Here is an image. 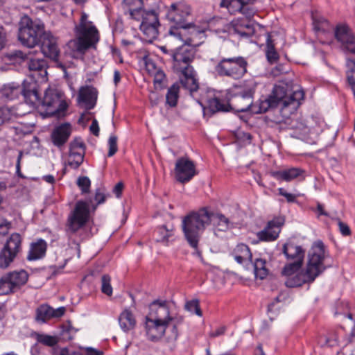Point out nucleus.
Listing matches in <instances>:
<instances>
[{
  "instance_id": "obj_62",
  "label": "nucleus",
  "mask_w": 355,
  "mask_h": 355,
  "mask_svg": "<svg viewBox=\"0 0 355 355\" xmlns=\"http://www.w3.org/2000/svg\"><path fill=\"white\" fill-rule=\"evenodd\" d=\"M226 331V327L222 326L218 328L216 331L209 333V336L211 338L217 337L225 334Z\"/></svg>"
},
{
  "instance_id": "obj_39",
  "label": "nucleus",
  "mask_w": 355,
  "mask_h": 355,
  "mask_svg": "<svg viewBox=\"0 0 355 355\" xmlns=\"http://www.w3.org/2000/svg\"><path fill=\"white\" fill-rule=\"evenodd\" d=\"M266 262L263 259H257L253 263L254 273L256 278L263 279L268 274L266 267Z\"/></svg>"
},
{
  "instance_id": "obj_12",
  "label": "nucleus",
  "mask_w": 355,
  "mask_h": 355,
  "mask_svg": "<svg viewBox=\"0 0 355 355\" xmlns=\"http://www.w3.org/2000/svg\"><path fill=\"white\" fill-rule=\"evenodd\" d=\"M39 105L46 107L47 113L52 115L64 112L68 107L62 94L54 89L46 90L44 98H40V101L35 105Z\"/></svg>"
},
{
  "instance_id": "obj_58",
  "label": "nucleus",
  "mask_w": 355,
  "mask_h": 355,
  "mask_svg": "<svg viewBox=\"0 0 355 355\" xmlns=\"http://www.w3.org/2000/svg\"><path fill=\"white\" fill-rule=\"evenodd\" d=\"M313 24L315 31H324V26L328 24V21L326 19H322L321 21L314 19Z\"/></svg>"
},
{
  "instance_id": "obj_22",
  "label": "nucleus",
  "mask_w": 355,
  "mask_h": 355,
  "mask_svg": "<svg viewBox=\"0 0 355 355\" xmlns=\"http://www.w3.org/2000/svg\"><path fill=\"white\" fill-rule=\"evenodd\" d=\"M71 126L64 123L56 127L51 133V140L55 146L61 149L71 135Z\"/></svg>"
},
{
  "instance_id": "obj_51",
  "label": "nucleus",
  "mask_w": 355,
  "mask_h": 355,
  "mask_svg": "<svg viewBox=\"0 0 355 355\" xmlns=\"http://www.w3.org/2000/svg\"><path fill=\"white\" fill-rule=\"evenodd\" d=\"M69 150L73 152L83 150V152L85 153V146L80 139L76 138L70 143Z\"/></svg>"
},
{
  "instance_id": "obj_1",
  "label": "nucleus",
  "mask_w": 355,
  "mask_h": 355,
  "mask_svg": "<svg viewBox=\"0 0 355 355\" xmlns=\"http://www.w3.org/2000/svg\"><path fill=\"white\" fill-rule=\"evenodd\" d=\"M182 317L175 318L170 315L169 307L166 301L155 300L149 305V313L146 317V331L148 340L157 342L159 340L173 323L171 333L166 337L168 342L178 339V331L177 324L182 323Z\"/></svg>"
},
{
  "instance_id": "obj_6",
  "label": "nucleus",
  "mask_w": 355,
  "mask_h": 355,
  "mask_svg": "<svg viewBox=\"0 0 355 355\" xmlns=\"http://www.w3.org/2000/svg\"><path fill=\"white\" fill-rule=\"evenodd\" d=\"M74 31L76 37L68 43L73 51L84 55L89 49H96L99 41V33L94 25L75 27Z\"/></svg>"
},
{
  "instance_id": "obj_49",
  "label": "nucleus",
  "mask_w": 355,
  "mask_h": 355,
  "mask_svg": "<svg viewBox=\"0 0 355 355\" xmlns=\"http://www.w3.org/2000/svg\"><path fill=\"white\" fill-rule=\"evenodd\" d=\"M37 340L39 343L49 347H53L58 343L56 337L49 335H39Z\"/></svg>"
},
{
  "instance_id": "obj_47",
  "label": "nucleus",
  "mask_w": 355,
  "mask_h": 355,
  "mask_svg": "<svg viewBox=\"0 0 355 355\" xmlns=\"http://www.w3.org/2000/svg\"><path fill=\"white\" fill-rule=\"evenodd\" d=\"M111 278L108 275H104L101 277V291L110 296L112 294V287L110 284Z\"/></svg>"
},
{
  "instance_id": "obj_56",
  "label": "nucleus",
  "mask_w": 355,
  "mask_h": 355,
  "mask_svg": "<svg viewBox=\"0 0 355 355\" xmlns=\"http://www.w3.org/2000/svg\"><path fill=\"white\" fill-rule=\"evenodd\" d=\"M24 153L22 150H20L19 152L17 159V163H16V173L17 175L20 178H24V175L21 173V161L23 157Z\"/></svg>"
},
{
  "instance_id": "obj_64",
  "label": "nucleus",
  "mask_w": 355,
  "mask_h": 355,
  "mask_svg": "<svg viewBox=\"0 0 355 355\" xmlns=\"http://www.w3.org/2000/svg\"><path fill=\"white\" fill-rule=\"evenodd\" d=\"M199 302L198 300H192L187 302L185 305L186 309L189 311H193L196 308H197Z\"/></svg>"
},
{
  "instance_id": "obj_8",
  "label": "nucleus",
  "mask_w": 355,
  "mask_h": 355,
  "mask_svg": "<svg viewBox=\"0 0 355 355\" xmlns=\"http://www.w3.org/2000/svg\"><path fill=\"white\" fill-rule=\"evenodd\" d=\"M270 97L275 103L276 107H281L283 109H289L292 112L300 105V101L304 98L302 90L297 89L293 91L287 85H275Z\"/></svg>"
},
{
  "instance_id": "obj_38",
  "label": "nucleus",
  "mask_w": 355,
  "mask_h": 355,
  "mask_svg": "<svg viewBox=\"0 0 355 355\" xmlns=\"http://www.w3.org/2000/svg\"><path fill=\"white\" fill-rule=\"evenodd\" d=\"M140 20H141V24L146 23V25L159 26L158 14L154 10H146L144 9Z\"/></svg>"
},
{
  "instance_id": "obj_29",
  "label": "nucleus",
  "mask_w": 355,
  "mask_h": 355,
  "mask_svg": "<svg viewBox=\"0 0 355 355\" xmlns=\"http://www.w3.org/2000/svg\"><path fill=\"white\" fill-rule=\"evenodd\" d=\"M210 214H211V223L214 225L216 235L217 232H226L232 227V223L223 214L213 212H210Z\"/></svg>"
},
{
  "instance_id": "obj_30",
  "label": "nucleus",
  "mask_w": 355,
  "mask_h": 355,
  "mask_svg": "<svg viewBox=\"0 0 355 355\" xmlns=\"http://www.w3.org/2000/svg\"><path fill=\"white\" fill-rule=\"evenodd\" d=\"M119 322L124 332H128L135 329L137 322L133 313L128 309L124 310L119 317Z\"/></svg>"
},
{
  "instance_id": "obj_42",
  "label": "nucleus",
  "mask_w": 355,
  "mask_h": 355,
  "mask_svg": "<svg viewBox=\"0 0 355 355\" xmlns=\"http://www.w3.org/2000/svg\"><path fill=\"white\" fill-rule=\"evenodd\" d=\"M154 86L156 89L162 90L167 86V80L164 72L160 69L153 75Z\"/></svg>"
},
{
  "instance_id": "obj_54",
  "label": "nucleus",
  "mask_w": 355,
  "mask_h": 355,
  "mask_svg": "<svg viewBox=\"0 0 355 355\" xmlns=\"http://www.w3.org/2000/svg\"><path fill=\"white\" fill-rule=\"evenodd\" d=\"M338 220V224L339 227V230L340 233L343 236H349L351 234V230L349 229V227L345 223L342 222L340 220Z\"/></svg>"
},
{
  "instance_id": "obj_40",
  "label": "nucleus",
  "mask_w": 355,
  "mask_h": 355,
  "mask_svg": "<svg viewBox=\"0 0 355 355\" xmlns=\"http://www.w3.org/2000/svg\"><path fill=\"white\" fill-rule=\"evenodd\" d=\"M85 153L81 151H70L69 154L68 165L73 169H77L83 162Z\"/></svg>"
},
{
  "instance_id": "obj_53",
  "label": "nucleus",
  "mask_w": 355,
  "mask_h": 355,
  "mask_svg": "<svg viewBox=\"0 0 355 355\" xmlns=\"http://www.w3.org/2000/svg\"><path fill=\"white\" fill-rule=\"evenodd\" d=\"M278 193L279 195L285 197L288 202H293L296 200L295 195L286 192L283 188L278 189Z\"/></svg>"
},
{
  "instance_id": "obj_20",
  "label": "nucleus",
  "mask_w": 355,
  "mask_h": 355,
  "mask_svg": "<svg viewBox=\"0 0 355 355\" xmlns=\"http://www.w3.org/2000/svg\"><path fill=\"white\" fill-rule=\"evenodd\" d=\"M64 306L56 309H53L47 304H42L36 309L35 320L37 322H46L53 318H60L65 313Z\"/></svg>"
},
{
  "instance_id": "obj_55",
  "label": "nucleus",
  "mask_w": 355,
  "mask_h": 355,
  "mask_svg": "<svg viewBox=\"0 0 355 355\" xmlns=\"http://www.w3.org/2000/svg\"><path fill=\"white\" fill-rule=\"evenodd\" d=\"M240 12L246 17V19H250L254 14V10L247 5L243 6V8L241 10Z\"/></svg>"
},
{
  "instance_id": "obj_32",
  "label": "nucleus",
  "mask_w": 355,
  "mask_h": 355,
  "mask_svg": "<svg viewBox=\"0 0 355 355\" xmlns=\"http://www.w3.org/2000/svg\"><path fill=\"white\" fill-rule=\"evenodd\" d=\"M7 275L12 282L11 284L14 286L16 291H18L21 286L24 285L28 279V275L24 270L10 272Z\"/></svg>"
},
{
  "instance_id": "obj_24",
  "label": "nucleus",
  "mask_w": 355,
  "mask_h": 355,
  "mask_svg": "<svg viewBox=\"0 0 355 355\" xmlns=\"http://www.w3.org/2000/svg\"><path fill=\"white\" fill-rule=\"evenodd\" d=\"M123 4L125 15L131 19L140 21L144 10L143 0H123Z\"/></svg>"
},
{
  "instance_id": "obj_28",
  "label": "nucleus",
  "mask_w": 355,
  "mask_h": 355,
  "mask_svg": "<svg viewBox=\"0 0 355 355\" xmlns=\"http://www.w3.org/2000/svg\"><path fill=\"white\" fill-rule=\"evenodd\" d=\"M47 248L46 242L42 239L37 240L31 244L30 250L27 255L29 261H35L44 257Z\"/></svg>"
},
{
  "instance_id": "obj_52",
  "label": "nucleus",
  "mask_w": 355,
  "mask_h": 355,
  "mask_svg": "<svg viewBox=\"0 0 355 355\" xmlns=\"http://www.w3.org/2000/svg\"><path fill=\"white\" fill-rule=\"evenodd\" d=\"M145 65H146V71L150 75H153L157 71L160 70V69H158L157 67L155 62L152 59H150V58H146L145 60Z\"/></svg>"
},
{
  "instance_id": "obj_43",
  "label": "nucleus",
  "mask_w": 355,
  "mask_h": 355,
  "mask_svg": "<svg viewBox=\"0 0 355 355\" xmlns=\"http://www.w3.org/2000/svg\"><path fill=\"white\" fill-rule=\"evenodd\" d=\"M302 263L300 262H292L287 263L282 269V275L288 277L295 275L302 267Z\"/></svg>"
},
{
  "instance_id": "obj_50",
  "label": "nucleus",
  "mask_w": 355,
  "mask_h": 355,
  "mask_svg": "<svg viewBox=\"0 0 355 355\" xmlns=\"http://www.w3.org/2000/svg\"><path fill=\"white\" fill-rule=\"evenodd\" d=\"M117 137L116 135H110L108 139V146H109V151H108V157L113 156L118 150L117 146Z\"/></svg>"
},
{
  "instance_id": "obj_23",
  "label": "nucleus",
  "mask_w": 355,
  "mask_h": 355,
  "mask_svg": "<svg viewBox=\"0 0 355 355\" xmlns=\"http://www.w3.org/2000/svg\"><path fill=\"white\" fill-rule=\"evenodd\" d=\"M98 92L96 88L90 86L82 87L78 94V101L84 104L86 110L94 107L97 100Z\"/></svg>"
},
{
  "instance_id": "obj_9",
  "label": "nucleus",
  "mask_w": 355,
  "mask_h": 355,
  "mask_svg": "<svg viewBox=\"0 0 355 355\" xmlns=\"http://www.w3.org/2000/svg\"><path fill=\"white\" fill-rule=\"evenodd\" d=\"M191 15V8L185 3L180 1L172 3L168 9L166 17L173 24L174 28L191 29V33H200L197 27L189 22Z\"/></svg>"
},
{
  "instance_id": "obj_13",
  "label": "nucleus",
  "mask_w": 355,
  "mask_h": 355,
  "mask_svg": "<svg viewBox=\"0 0 355 355\" xmlns=\"http://www.w3.org/2000/svg\"><path fill=\"white\" fill-rule=\"evenodd\" d=\"M21 237L19 234L13 233L7 240L0 252V268H7L21 251Z\"/></svg>"
},
{
  "instance_id": "obj_4",
  "label": "nucleus",
  "mask_w": 355,
  "mask_h": 355,
  "mask_svg": "<svg viewBox=\"0 0 355 355\" xmlns=\"http://www.w3.org/2000/svg\"><path fill=\"white\" fill-rule=\"evenodd\" d=\"M211 214L202 208L185 216L182 221V229L189 245L197 250L198 243L205 228L211 223Z\"/></svg>"
},
{
  "instance_id": "obj_15",
  "label": "nucleus",
  "mask_w": 355,
  "mask_h": 355,
  "mask_svg": "<svg viewBox=\"0 0 355 355\" xmlns=\"http://www.w3.org/2000/svg\"><path fill=\"white\" fill-rule=\"evenodd\" d=\"M197 174L198 171L193 161L185 157L177 159L175 166L177 181L182 184L187 183Z\"/></svg>"
},
{
  "instance_id": "obj_57",
  "label": "nucleus",
  "mask_w": 355,
  "mask_h": 355,
  "mask_svg": "<svg viewBox=\"0 0 355 355\" xmlns=\"http://www.w3.org/2000/svg\"><path fill=\"white\" fill-rule=\"evenodd\" d=\"M88 16L86 13H83L81 15V17L80 19L79 24L76 25L75 27H80L81 26H89V25H94L93 23L87 19Z\"/></svg>"
},
{
  "instance_id": "obj_37",
  "label": "nucleus",
  "mask_w": 355,
  "mask_h": 355,
  "mask_svg": "<svg viewBox=\"0 0 355 355\" xmlns=\"http://www.w3.org/2000/svg\"><path fill=\"white\" fill-rule=\"evenodd\" d=\"M28 53H24L20 50H15L6 54V58L8 61L13 64H24L27 58Z\"/></svg>"
},
{
  "instance_id": "obj_14",
  "label": "nucleus",
  "mask_w": 355,
  "mask_h": 355,
  "mask_svg": "<svg viewBox=\"0 0 355 355\" xmlns=\"http://www.w3.org/2000/svg\"><path fill=\"white\" fill-rule=\"evenodd\" d=\"M173 68L178 72L184 70V68L192 67L190 63L193 61L195 55V50L191 46V39L185 40V44L178 48L172 53Z\"/></svg>"
},
{
  "instance_id": "obj_63",
  "label": "nucleus",
  "mask_w": 355,
  "mask_h": 355,
  "mask_svg": "<svg viewBox=\"0 0 355 355\" xmlns=\"http://www.w3.org/2000/svg\"><path fill=\"white\" fill-rule=\"evenodd\" d=\"M123 189V184L122 182H118L113 189V192L115 193L117 198L120 197Z\"/></svg>"
},
{
  "instance_id": "obj_26",
  "label": "nucleus",
  "mask_w": 355,
  "mask_h": 355,
  "mask_svg": "<svg viewBox=\"0 0 355 355\" xmlns=\"http://www.w3.org/2000/svg\"><path fill=\"white\" fill-rule=\"evenodd\" d=\"M180 72L182 76L180 78V83L182 86L190 92H196L199 88V84L193 67L184 68V71Z\"/></svg>"
},
{
  "instance_id": "obj_46",
  "label": "nucleus",
  "mask_w": 355,
  "mask_h": 355,
  "mask_svg": "<svg viewBox=\"0 0 355 355\" xmlns=\"http://www.w3.org/2000/svg\"><path fill=\"white\" fill-rule=\"evenodd\" d=\"M155 233L159 234V236L156 239L157 242L166 243L168 238L172 235V230H170L166 225H163L157 228Z\"/></svg>"
},
{
  "instance_id": "obj_18",
  "label": "nucleus",
  "mask_w": 355,
  "mask_h": 355,
  "mask_svg": "<svg viewBox=\"0 0 355 355\" xmlns=\"http://www.w3.org/2000/svg\"><path fill=\"white\" fill-rule=\"evenodd\" d=\"M269 175L278 181L291 182L295 180L302 181L306 178V171L299 167H291L278 171H270Z\"/></svg>"
},
{
  "instance_id": "obj_5",
  "label": "nucleus",
  "mask_w": 355,
  "mask_h": 355,
  "mask_svg": "<svg viewBox=\"0 0 355 355\" xmlns=\"http://www.w3.org/2000/svg\"><path fill=\"white\" fill-rule=\"evenodd\" d=\"M19 26L18 39L22 45L33 48L40 44L45 33L44 24L41 20H33L24 15L21 18Z\"/></svg>"
},
{
  "instance_id": "obj_44",
  "label": "nucleus",
  "mask_w": 355,
  "mask_h": 355,
  "mask_svg": "<svg viewBox=\"0 0 355 355\" xmlns=\"http://www.w3.org/2000/svg\"><path fill=\"white\" fill-rule=\"evenodd\" d=\"M247 19H236L232 21V25L233 27V30L234 33L240 35L243 37H248V33H245V23H246Z\"/></svg>"
},
{
  "instance_id": "obj_45",
  "label": "nucleus",
  "mask_w": 355,
  "mask_h": 355,
  "mask_svg": "<svg viewBox=\"0 0 355 355\" xmlns=\"http://www.w3.org/2000/svg\"><path fill=\"white\" fill-rule=\"evenodd\" d=\"M15 119L12 110L6 107H0V125L8 123Z\"/></svg>"
},
{
  "instance_id": "obj_7",
  "label": "nucleus",
  "mask_w": 355,
  "mask_h": 355,
  "mask_svg": "<svg viewBox=\"0 0 355 355\" xmlns=\"http://www.w3.org/2000/svg\"><path fill=\"white\" fill-rule=\"evenodd\" d=\"M0 94L3 98L9 101L16 99L22 95L26 103L30 105H35L40 101L37 84L32 80H24L21 85L15 83L4 85Z\"/></svg>"
},
{
  "instance_id": "obj_17",
  "label": "nucleus",
  "mask_w": 355,
  "mask_h": 355,
  "mask_svg": "<svg viewBox=\"0 0 355 355\" xmlns=\"http://www.w3.org/2000/svg\"><path fill=\"white\" fill-rule=\"evenodd\" d=\"M284 223L282 217L274 218L269 221L266 227L257 234V238L261 241H272L277 239L281 231V227Z\"/></svg>"
},
{
  "instance_id": "obj_59",
  "label": "nucleus",
  "mask_w": 355,
  "mask_h": 355,
  "mask_svg": "<svg viewBox=\"0 0 355 355\" xmlns=\"http://www.w3.org/2000/svg\"><path fill=\"white\" fill-rule=\"evenodd\" d=\"M149 99L150 103L153 106L157 105L160 100L162 99V96H160L156 92H151L149 95Z\"/></svg>"
},
{
  "instance_id": "obj_19",
  "label": "nucleus",
  "mask_w": 355,
  "mask_h": 355,
  "mask_svg": "<svg viewBox=\"0 0 355 355\" xmlns=\"http://www.w3.org/2000/svg\"><path fill=\"white\" fill-rule=\"evenodd\" d=\"M42 53L52 60H56L59 56L60 50L56 38L50 32H46L40 42Z\"/></svg>"
},
{
  "instance_id": "obj_10",
  "label": "nucleus",
  "mask_w": 355,
  "mask_h": 355,
  "mask_svg": "<svg viewBox=\"0 0 355 355\" xmlns=\"http://www.w3.org/2000/svg\"><path fill=\"white\" fill-rule=\"evenodd\" d=\"M248 62L243 57L221 59L215 66V72L222 77L240 78L247 72Z\"/></svg>"
},
{
  "instance_id": "obj_3",
  "label": "nucleus",
  "mask_w": 355,
  "mask_h": 355,
  "mask_svg": "<svg viewBox=\"0 0 355 355\" xmlns=\"http://www.w3.org/2000/svg\"><path fill=\"white\" fill-rule=\"evenodd\" d=\"M329 257L323 242L320 240L315 241L308 253V261L304 271L289 277L285 282L288 288L300 286L306 283L313 282L317 277L325 270V259Z\"/></svg>"
},
{
  "instance_id": "obj_25",
  "label": "nucleus",
  "mask_w": 355,
  "mask_h": 355,
  "mask_svg": "<svg viewBox=\"0 0 355 355\" xmlns=\"http://www.w3.org/2000/svg\"><path fill=\"white\" fill-rule=\"evenodd\" d=\"M282 252L287 259L303 263L305 251L300 245H297L293 242H287L283 245Z\"/></svg>"
},
{
  "instance_id": "obj_16",
  "label": "nucleus",
  "mask_w": 355,
  "mask_h": 355,
  "mask_svg": "<svg viewBox=\"0 0 355 355\" xmlns=\"http://www.w3.org/2000/svg\"><path fill=\"white\" fill-rule=\"evenodd\" d=\"M334 35L337 41L341 43L345 51L355 54V35L347 25L336 26Z\"/></svg>"
},
{
  "instance_id": "obj_34",
  "label": "nucleus",
  "mask_w": 355,
  "mask_h": 355,
  "mask_svg": "<svg viewBox=\"0 0 355 355\" xmlns=\"http://www.w3.org/2000/svg\"><path fill=\"white\" fill-rule=\"evenodd\" d=\"M276 107L275 103L270 96L264 100H261L259 103H253L251 108L252 113L260 114L266 112L270 108Z\"/></svg>"
},
{
  "instance_id": "obj_27",
  "label": "nucleus",
  "mask_w": 355,
  "mask_h": 355,
  "mask_svg": "<svg viewBox=\"0 0 355 355\" xmlns=\"http://www.w3.org/2000/svg\"><path fill=\"white\" fill-rule=\"evenodd\" d=\"M231 254L239 264H244L248 261L252 262V254L250 248L244 244H238L232 250Z\"/></svg>"
},
{
  "instance_id": "obj_41",
  "label": "nucleus",
  "mask_w": 355,
  "mask_h": 355,
  "mask_svg": "<svg viewBox=\"0 0 355 355\" xmlns=\"http://www.w3.org/2000/svg\"><path fill=\"white\" fill-rule=\"evenodd\" d=\"M12 284L8 275H4L0 279V295H8L16 292V289Z\"/></svg>"
},
{
  "instance_id": "obj_2",
  "label": "nucleus",
  "mask_w": 355,
  "mask_h": 355,
  "mask_svg": "<svg viewBox=\"0 0 355 355\" xmlns=\"http://www.w3.org/2000/svg\"><path fill=\"white\" fill-rule=\"evenodd\" d=\"M256 87V82L252 80H247L244 83L242 89L230 101L214 96L207 98L204 104L201 105L205 113L209 112L211 114L230 110L238 112H251Z\"/></svg>"
},
{
  "instance_id": "obj_21",
  "label": "nucleus",
  "mask_w": 355,
  "mask_h": 355,
  "mask_svg": "<svg viewBox=\"0 0 355 355\" xmlns=\"http://www.w3.org/2000/svg\"><path fill=\"white\" fill-rule=\"evenodd\" d=\"M24 65L30 71L38 72L41 76L47 75V62L42 58L37 57L33 52L29 51Z\"/></svg>"
},
{
  "instance_id": "obj_31",
  "label": "nucleus",
  "mask_w": 355,
  "mask_h": 355,
  "mask_svg": "<svg viewBox=\"0 0 355 355\" xmlns=\"http://www.w3.org/2000/svg\"><path fill=\"white\" fill-rule=\"evenodd\" d=\"M255 0H221L220 7H225L231 14L241 11L243 6L253 3Z\"/></svg>"
},
{
  "instance_id": "obj_48",
  "label": "nucleus",
  "mask_w": 355,
  "mask_h": 355,
  "mask_svg": "<svg viewBox=\"0 0 355 355\" xmlns=\"http://www.w3.org/2000/svg\"><path fill=\"white\" fill-rule=\"evenodd\" d=\"M77 185L81 189L83 193L89 191L91 181L87 176H82L78 178Z\"/></svg>"
},
{
  "instance_id": "obj_33",
  "label": "nucleus",
  "mask_w": 355,
  "mask_h": 355,
  "mask_svg": "<svg viewBox=\"0 0 355 355\" xmlns=\"http://www.w3.org/2000/svg\"><path fill=\"white\" fill-rule=\"evenodd\" d=\"M180 92V85L178 83L172 85L167 90L166 94V105L175 107L178 105Z\"/></svg>"
},
{
  "instance_id": "obj_11",
  "label": "nucleus",
  "mask_w": 355,
  "mask_h": 355,
  "mask_svg": "<svg viewBox=\"0 0 355 355\" xmlns=\"http://www.w3.org/2000/svg\"><path fill=\"white\" fill-rule=\"evenodd\" d=\"M89 220V202L78 200L73 210L68 216L66 224V232L68 234H73L85 226Z\"/></svg>"
},
{
  "instance_id": "obj_61",
  "label": "nucleus",
  "mask_w": 355,
  "mask_h": 355,
  "mask_svg": "<svg viewBox=\"0 0 355 355\" xmlns=\"http://www.w3.org/2000/svg\"><path fill=\"white\" fill-rule=\"evenodd\" d=\"M106 198V196L101 191L100 189H97L95 194V200L97 202V204H101L105 202Z\"/></svg>"
},
{
  "instance_id": "obj_36",
  "label": "nucleus",
  "mask_w": 355,
  "mask_h": 355,
  "mask_svg": "<svg viewBox=\"0 0 355 355\" xmlns=\"http://www.w3.org/2000/svg\"><path fill=\"white\" fill-rule=\"evenodd\" d=\"M266 55L270 63L276 62L279 60V54L275 50L271 35L268 33L266 40Z\"/></svg>"
},
{
  "instance_id": "obj_60",
  "label": "nucleus",
  "mask_w": 355,
  "mask_h": 355,
  "mask_svg": "<svg viewBox=\"0 0 355 355\" xmlns=\"http://www.w3.org/2000/svg\"><path fill=\"white\" fill-rule=\"evenodd\" d=\"M89 130L94 135H95L96 137H98L99 135L98 123L96 119H93L92 123L89 127Z\"/></svg>"
},
{
  "instance_id": "obj_35",
  "label": "nucleus",
  "mask_w": 355,
  "mask_h": 355,
  "mask_svg": "<svg viewBox=\"0 0 355 355\" xmlns=\"http://www.w3.org/2000/svg\"><path fill=\"white\" fill-rule=\"evenodd\" d=\"M159 26L155 25H146V24H140V30L144 34V40L148 42H153V41L157 39L158 36V27Z\"/></svg>"
}]
</instances>
